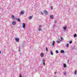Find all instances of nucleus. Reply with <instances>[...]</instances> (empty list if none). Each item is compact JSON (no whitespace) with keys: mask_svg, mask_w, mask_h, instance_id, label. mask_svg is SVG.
<instances>
[{"mask_svg":"<svg viewBox=\"0 0 77 77\" xmlns=\"http://www.w3.org/2000/svg\"><path fill=\"white\" fill-rule=\"evenodd\" d=\"M23 25L22 26V27L24 29H26V25H25V23H23Z\"/></svg>","mask_w":77,"mask_h":77,"instance_id":"f257e3e1","label":"nucleus"},{"mask_svg":"<svg viewBox=\"0 0 77 77\" xmlns=\"http://www.w3.org/2000/svg\"><path fill=\"white\" fill-rule=\"evenodd\" d=\"M15 40L17 42H19V41L20 40L19 39V38H15Z\"/></svg>","mask_w":77,"mask_h":77,"instance_id":"f03ea898","label":"nucleus"},{"mask_svg":"<svg viewBox=\"0 0 77 77\" xmlns=\"http://www.w3.org/2000/svg\"><path fill=\"white\" fill-rule=\"evenodd\" d=\"M43 12L44 13H45V14L46 15H48V11H46L45 10Z\"/></svg>","mask_w":77,"mask_h":77,"instance_id":"7ed1b4c3","label":"nucleus"},{"mask_svg":"<svg viewBox=\"0 0 77 77\" xmlns=\"http://www.w3.org/2000/svg\"><path fill=\"white\" fill-rule=\"evenodd\" d=\"M16 24V22L15 21H14L12 23V24L13 25H15Z\"/></svg>","mask_w":77,"mask_h":77,"instance_id":"20e7f679","label":"nucleus"},{"mask_svg":"<svg viewBox=\"0 0 77 77\" xmlns=\"http://www.w3.org/2000/svg\"><path fill=\"white\" fill-rule=\"evenodd\" d=\"M21 15H23L24 14V11H21L20 12Z\"/></svg>","mask_w":77,"mask_h":77,"instance_id":"39448f33","label":"nucleus"},{"mask_svg":"<svg viewBox=\"0 0 77 77\" xmlns=\"http://www.w3.org/2000/svg\"><path fill=\"white\" fill-rule=\"evenodd\" d=\"M54 17V16L53 15H50V17L51 19H53V17Z\"/></svg>","mask_w":77,"mask_h":77,"instance_id":"423d86ee","label":"nucleus"},{"mask_svg":"<svg viewBox=\"0 0 77 77\" xmlns=\"http://www.w3.org/2000/svg\"><path fill=\"white\" fill-rule=\"evenodd\" d=\"M61 53H65V51L63 50H61Z\"/></svg>","mask_w":77,"mask_h":77,"instance_id":"0eeeda50","label":"nucleus"},{"mask_svg":"<svg viewBox=\"0 0 77 77\" xmlns=\"http://www.w3.org/2000/svg\"><path fill=\"white\" fill-rule=\"evenodd\" d=\"M11 18L13 19H15V16H14V15H12L11 16Z\"/></svg>","mask_w":77,"mask_h":77,"instance_id":"6e6552de","label":"nucleus"},{"mask_svg":"<svg viewBox=\"0 0 77 77\" xmlns=\"http://www.w3.org/2000/svg\"><path fill=\"white\" fill-rule=\"evenodd\" d=\"M32 18H33V17L32 16H29V20H31V19H32Z\"/></svg>","mask_w":77,"mask_h":77,"instance_id":"1a4fd4ad","label":"nucleus"},{"mask_svg":"<svg viewBox=\"0 0 77 77\" xmlns=\"http://www.w3.org/2000/svg\"><path fill=\"white\" fill-rule=\"evenodd\" d=\"M63 66L64 68H66V64H65V63L63 64Z\"/></svg>","mask_w":77,"mask_h":77,"instance_id":"9d476101","label":"nucleus"},{"mask_svg":"<svg viewBox=\"0 0 77 77\" xmlns=\"http://www.w3.org/2000/svg\"><path fill=\"white\" fill-rule=\"evenodd\" d=\"M63 29L65 30H66V26H64V27H63Z\"/></svg>","mask_w":77,"mask_h":77,"instance_id":"9b49d317","label":"nucleus"},{"mask_svg":"<svg viewBox=\"0 0 77 77\" xmlns=\"http://www.w3.org/2000/svg\"><path fill=\"white\" fill-rule=\"evenodd\" d=\"M55 42L54 41H53V43L52 44V45H53V47L54 46V44Z\"/></svg>","mask_w":77,"mask_h":77,"instance_id":"f8f14e48","label":"nucleus"},{"mask_svg":"<svg viewBox=\"0 0 77 77\" xmlns=\"http://www.w3.org/2000/svg\"><path fill=\"white\" fill-rule=\"evenodd\" d=\"M51 55H53L54 54H53V51H51Z\"/></svg>","mask_w":77,"mask_h":77,"instance_id":"ddd939ff","label":"nucleus"},{"mask_svg":"<svg viewBox=\"0 0 77 77\" xmlns=\"http://www.w3.org/2000/svg\"><path fill=\"white\" fill-rule=\"evenodd\" d=\"M74 38H75L76 37H77V34H75V35H74Z\"/></svg>","mask_w":77,"mask_h":77,"instance_id":"4468645a","label":"nucleus"},{"mask_svg":"<svg viewBox=\"0 0 77 77\" xmlns=\"http://www.w3.org/2000/svg\"><path fill=\"white\" fill-rule=\"evenodd\" d=\"M17 21H19V22H20V21H21V20H20V19L18 18L17 19Z\"/></svg>","mask_w":77,"mask_h":77,"instance_id":"2eb2a0df","label":"nucleus"},{"mask_svg":"<svg viewBox=\"0 0 77 77\" xmlns=\"http://www.w3.org/2000/svg\"><path fill=\"white\" fill-rule=\"evenodd\" d=\"M41 57H43V56H44V54L42 53L41 55Z\"/></svg>","mask_w":77,"mask_h":77,"instance_id":"dca6fc26","label":"nucleus"},{"mask_svg":"<svg viewBox=\"0 0 77 77\" xmlns=\"http://www.w3.org/2000/svg\"><path fill=\"white\" fill-rule=\"evenodd\" d=\"M60 38L61 39V40H60L61 41H62V40H63V37H60Z\"/></svg>","mask_w":77,"mask_h":77,"instance_id":"f3484780","label":"nucleus"},{"mask_svg":"<svg viewBox=\"0 0 77 77\" xmlns=\"http://www.w3.org/2000/svg\"><path fill=\"white\" fill-rule=\"evenodd\" d=\"M57 43H58V44H60V42L59 40H57Z\"/></svg>","mask_w":77,"mask_h":77,"instance_id":"a211bd4d","label":"nucleus"},{"mask_svg":"<svg viewBox=\"0 0 77 77\" xmlns=\"http://www.w3.org/2000/svg\"><path fill=\"white\" fill-rule=\"evenodd\" d=\"M63 73H64V75H66V72H63Z\"/></svg>","mask_w":77,"mask_h":77,"instance_id":"6ab92c4d","label":"nucleus"},{"mask_svg":"<svg viewBox=\"0 0 77 77\" xmlns=\"http://www.w3.org/2000/svg\"><path fill=\"white\" fill-rule=\"evenodd\" d=\"M66 47H67V48H68V44H67L66 45Z\"/></svg>","mask_w":77,"mask_h":77,"instance_id":"aec40b11","label":"nucleus"},{"mask_svg":"<svg viewBox=\"0 0 77 77\" xmlns=\"http://www.w3.org/2000/svg\"><path fill=\"white\" fill-rule=\"evenodd\" d=\"M38 31H42V29L41 28H39L38 29Z\"/></svg>","mask_w":77,"mask_h":77,"instance_id":"412c9836","label":"nucleus"},{"mask_svg":"<svg viewBox=\"0 0 77 77\" xmlns=\"http://www.w3.org/2000/svg\"><path fill=\"white\" fill-rule=\"evenodd\" d=\"M75 75H76L77 74V71H75Z\"/></svg>","mask_w":77,"mask_h":77,"instance_id":"4be33fe9","label":"nucleus"},{"mask_svg":"<svg viewBox=\"0 0 77 77\" xmlns=\"http://www.w3.org/2000/svg\"><path fill=\"white\" fill-rule=\"evenodd\" d=\"M72 41H70L69 42V43L70 44H71V43H72Z\"/></svg>","mask_w":77,"mask_h":77,"instance_id":"5701e85b","label":"nucleus"},{"mask_svg":"<svg viewBox=\"0 0 77 77\" xmlns=\"http://www.w3.org/2000/svg\"><path fill=\"white\" fill-rule=\"evenodd\" d=\"M56 53H59V51L58 50H57L56 51Z\"/></svg>","mask_w":77,"mask_h":77,"instance_id":"b1692460","label":"nucleus"},{"mask_svg":"<svg viewBox=\"0 0 77 77\" xmlns=\"http://www.w3.org/2000/svg\"><path fill=\"white\" fill-rule=\"evenodd\" d=\"M46 50L47 51H48V48H47V47H46Z\"/></svg>","mask_w":77,"mask_h":77,"instance_id":"393cba45","label":"nucleus"},{"mask_svg":"<svg viewBox=\"0 0 77 77\" xmlns=\"http://www.w3.org/2000/svg\"><path fill=\"white\" fill-rule=\"evenodd\" d=\"M45 62V60H44V59H43V62Z\"/></svg>","mask_w":77,"mask_h":77,"instance_id":"a878e982","label":"nucleus"},{"mask_svg":"<svg viewBox=\"0 0 77 77\" xmlns=\"http://www.w3.org/2000/svg\"><path fill=\"white\" fill-rule=\"evenodd\" d=\"M53 28H54V26H55V25H53Z\"/></svg>","mask_w":77,"mask_h":77,"instance_id":"bb28decb","label":"nucleus"},{"mask_svg":"<svg viewBox=\"0 0 77 77\" xmlns=\"http://www.w3.org/2000/svg\"><path fill=\"white\" fill-rule=\"evenodd\" d=\"M57 21H56V20H54V23L55 24V23H57Z\"/></svg>","mask_w":77,"mask_h":77,"instance_id":"cd10ccee","label":"nucleus"},{"mask_svg":"<svg viewBox=\"0 0 77 77\" xmlns=\"http://www.w3.org/2000/svg\"><path fill=\"white\" fill-rule=\"evenodd\" d=\"M51 10H53V8H52V6H51Z\"/></svg>","mask_w":77,"mask_h":77,"instance_id":"c85d7f7f","label":"nucleus"},{"mask_svg":"<svg viewBox=\"0 0 77 77\" xmlns=\"http://www.w3.org/2000/svg\"><path fill=\"white\" fill-rule=\"evenodd\" d=\"M43 64L44 65H45V63L44 62H43Z\"/></svg>","mask_w":77,"mask_h":77,"instance_id":"c756f323","label":"nucleus"},{"mask_svg":"<svg viewBox=\"0 0 77 77\" xmlns=\"http://www.w3.org/2000/svg\"><path fill=\"white\" fill-rule=\"evenodd\" d=\"M39 28H40L41 27V25H40L38 26Z\"/></svg>","mask_w":77,"mask_h":77,"instance_id":"7c9ffc66","label":"nucleus"},{"mask_svg":"<svg viewBox=\"0 0 77 77\" xmlns=\"http://www.w3.org/2000/svg\"><path fill=\"white\" fill-rule=\"evenodd\" d=\"M19 77H22V76H21V74H20V76Z\"/></svg>","mask_w":77,"mask_h":77,"instance_id":"2f4dec72","label":"nucleus"},{"mask_svg":"<svg viewBox=\"0 0 77 77\" xmlns=\"http://www.w3.org/2000/svg\"><path fill=\"white\" fill-rule=\"evenodd\" d=\"M42 13V15H43V14H44V13H42V12H41Z\"/></svg>","mask_w":77,"mask_h":77,"instance_id":"473e14b6","label":"nucleus"},{"mask_svg":"<svg viewBox=\"0 0 77 77\" xmlns=\"http://www.w3.org/2000/svg\"><path fill=\"white\" fill-rule=\"evenodd\" d=\"M19 51H20V48L19 47Z\"/></svg>","mask_w":77,"mask_h":77,"instance_id":"72a5a7b5","label":"nucleus"},{"mask_svg":"<svg viewBox=\"0 0 77 77\" xmlns=\"http://www.w3.org/2000/svg\"><path fill=\"white\" fill-rule=\"evenodd\" d=\"M57 73V72H54V74H56Z\"/></svg>","mask_w":77,"mask_h":77,"instance_id":"f704fd0d","label":"nucleus"},{"mask_svg":"<svg viewBox=\"0 0 77 77\" xmlns=\"http://www.w3.org/2000/svg\"><path fill=\"white\" fill-rule=\"evenodd\" d=\"M1 53H2V52L1 51H0V54H1Z\"/></svg>","mask_w":77,"mask_h":77,"instance_id":"c9c22d12","label":"nucleus"},{"mask_svg":"<svg viewBox=\"0 0 77 77\" xmlns=\"http://www.w3.org/2000/svg\"><path fill=\"white\" fill-rule=\"evenodd\" d=\"M67 63H68V61H67Z\"/></svg>","mask_w":77,"mask_h":77,"instance_id":"e433bc0d","label":"nucleus"}]
</instances>
